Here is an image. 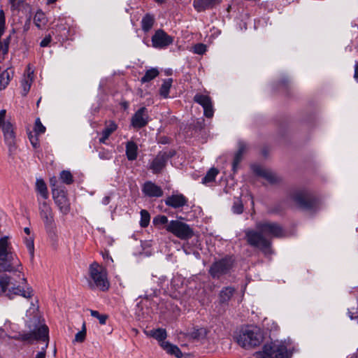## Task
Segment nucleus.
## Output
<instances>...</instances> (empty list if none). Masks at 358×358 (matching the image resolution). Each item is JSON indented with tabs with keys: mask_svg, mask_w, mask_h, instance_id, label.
Wrapping results in <instances>:
<instances>
[{
	"mask_svg": "<svg viewBox=\"0 0 358 358\" xmlns=\"http://www.w3.org/2000/svg\"><path fill=\"white\" fill-rule=\"evenodd\" d=\"M60 179L66 185H70L73 182V176L69 171H62L60 173Z\"/></svg>",
	"mask_w": 358,
	"mask_h": 358,
	"instance_id": "obj_37",
	"label": "nucleus"
},
{
	"mask_svg": "<svg viewBox=\"0 0 358 358\" xmlns=\"http://www.w3.org/2000/svg\"><path fill=\"white\" fill-rule=\"evenodd\" d=\"M22 282H26V279H25L24 278H22Z\"/></svg>",
	"mask_w": 358,
	"mask_h": 358,
	"instance_id": "obj_62",
	"label": "nucleus"
},
{
	"mask_svg": "<svg viewBox=\"0 0 358 358\" xmlns=\"http://www.w3.org/2000/svg\"><path fill=\"white\" fill-rule=\"evenodd\" d=\"M194 101L203 107L204 115L206 117L210 118L213 116V103L209 96L198 93L194 96Z\"/></svg>",
	"mask_w": 358,
	"mask_h": 358,
	"instance_id": "obj_15",
	"label": "nucleus"
},
{
	"mask_svg": "<svg viewBox=\"0 0 358 358\" xmlns=\"http://www.w3.org/2000/svg\"><path fill=\"white\" fill-rule=\"evenodd\" d=\"M245 234L249 245L259 248L267 255L271 253V239L282 236L284 231L277 223L262 221L256 224V230L246 229Z\"/></svg>",
	"mask_w": 358,
	"mask_h": 358,
	"instance_id": "obj_1",
	"label": "nucleus"
},
{
	"mask_svg": "<svg viewBox=\"0 0 358 358\" xmlns=\"http://www.w3.org/2000/svg\"><path fill=\"white\" fill-rule=\"evenodd\" d=\"M235 292L232 287H226L223 288L220 293V300L222 303H227Z\"/></svg>",
	"mask_w": 358,
	"mask_h": 358,
	"instance_id": "obj_28",
	"label": "nucleus"
},
{
	"mask_svg": "<svg viewBox=\"0 0 358 358\" xmlns=\"http://www.w3.org/2000/svg\"><path fill=\"white\" fill-rule=\"evenodd\" d=\"M143 192L150 197H160L163 194L161 187L150 181L146 182L144 184Z\"/></svg>",
	"mask_w": 358,
	"mask_h": 358,
	"instance_id": "obj_19",
	"label": "nucleus"
},
{
	"mask_svg": "<svg viewBox=\"0 0 358 358\" xmlns=\"http://www.w3.org/2000/svg\"><path fill=\"white\" fill-rule=\"evenodd\" d=\"M354 78L358 83V63H356L355 66Z\"/></svg>",
	"mask_w": 358,
	"mask_h": 358,
	"instance_id": "obj_51",
	"label": "nucleus"
},
{
	"mask_svg": "<svg viewBox=\"0 0 358 358\" xmlns=\"http://www.w3.org/2000/svg\"><path fill=\"white\" fill-rule=\"evenodd\" d=\"M45 127L42 124L40 118H36L35 120L34 132L36 134L40 135L45 133Z\"/></svg>",
	"mask_w": 358,
	"mask_h": 358,
	"instance_id": "obj_40",
	"label": "nucleus"
},
{
	"mask_svg": "<svg viewBox=\"0 0 358 358\" xmlns=\"http://www.w3.org/2000/svg\"><path fill=\"white\" fill-rule=\"evenodd\" d=\"M34 22L35 25L39 29H41L46 24L47 19L45 13L42 10H39L36 13L34 17Z\"/></svg>",
	"mask_w": 358,
	"mask_h": 358,
	"instance_id": "obj_29",
	"label": "nucleus"
},
{
	"mask_svg": "<svg viewBox=\"0 0 358 358\" xmlns=\"http://www.w3.org/2000/svg\"><path fill=\"white\" fill-rule=\"evenodd\" d=\"M348 315L351 320L358 319V312H356V313H353L350 310H348Z\"/></svg>",
	"mask_w": 358,
	"mask_h": 358,
	"instance_id": "obj_52",
	"label": "nucleus"
},
{
	"mask_svg": "<svg viewBox=\"0 0 358 358\" xmlns=\"http://www.w3.org/2000/svg\"><path fill=\"white\" fill-rule=\"evenodd\" d=\"M233 263L232 258L229 257L215 262L209 268V273L213 278H219L230 271Z\"/></svg>",
	"mask_w": 358,
	"mask_h": 358,
	"instance_id": "obj_8",
	"label": "nucleus"
},
{
	"mask_svg": "<svg viewBox=\"0 0 358 358\" xmlns=\"http://www.w3.org/2000/svg\"><path fill=\"white\" fill-rule=\"evenodd\" d=\"M294 200L301 208L313 210L317 205L316 199L307 191H299L294 196Z\"/></svg>",
	"mask_w": 358,
	"mask_h": 358,
	"instance_id": "obj_9",
	"label": "nucleus"
},
{
	"mask_svg": "<svg viewBox=\"0 0 358 358\" xmlns=\"http://www.w3.org/2000/svg\"><path fill=\"white\" fill-rule=\"evenodd\" d=\"M150 216L146 210H141V221L140 225L142 227H146L150 223Z\"/></svg>",
	"mask_w": 358,
	"mask_h": 358,
	"instance_id": "obj_38",
	"label": "nucleus"
},
{
	"mask_svg": "<svg viewBox=\"0 0 358 358\" xmlns=\"http://www.w3.org/2000/svg\"><path fill=\"white\" fill-rule=\"evenodd\" d=\"M32 82V77L31 76V73H29L27 77H25L21 82V85L23 90V95H26L31 87Z\"/></svg>",
	"mask_w": 358,
	"mask_h": 358,
	"instance_id": "obj_35",
	"label": "nucleus"
},
{
	"mask_svg": "<svg viewBox=\"0 0 358 358\" xmlns=\"http://www.w3.org/2000/svg\"><path fill=\"white\" fill-rule=\"evenodd\" d=\"M173 42V38L162 29H157L152 36V44L155 48L164 49Z\"/></svg>",
	"mask_w": 358,
	"mask_h": 358,
	"instance_id": "obj_12",
	"label": "nucleus"
},
{
	"mask_svg": "<svg viewBox=\"0 0 358 358\" xmlns=\"http://www.w3.org/2000/svg\"><path fill=\"white\" fill-rule=\"evenodd\" d=\"M219 173V171L215 168H211L206 173V175L202 178V183L207 184L213 182L215 177Z\"/></svg>",
	"mask_w": 358,
	"mask_h": 358,
	"instance_id": "obj_33",
	"label": "nucleus"
},
{
	"mask_svg": "<svg viewBox=\"0 0 358 358\" xmlns=\"http://www.w3.org/2000/svg\"><path fill=\"white\" fill-rule=\"evenodd\" d=\"M57 180L55 178H52L50 180V185L55 187L56 185Z\"/></svg>",
	"mask_w": 358,
	"mask_h": 358,
	"instance_id": "obj_56",
	"label": "nucleus"
},
{
	"mask_svg": "<svg viewBox=\"0 0 358 358\" xmlns=\"http://www.w3.org/2000/svg\"><path fill=\"white\" fill-rule=\"evenodd\" d=\"M106 258L113 262V259L110 257H109L108 254L106 255Z\"/></svg>",
	"mask_w": 358,
	"mask_h": 358,
	"instance_id": "obj_60",
	"label": "nucleus"
},
{
	"mask_svg": "<svg viewBox=\"0 0 358 358\" xmlns=\"http://www.w3.org/2000/svg\"><path fill=\"white\" fill-rule=\"evenodd\" d=\"M173 155L172 152H159L150 164L153 173H159L165 167L167 161Z\"/></svg>",
	"mask_w": 358,
	"mask_h": 358,
	"instance_id": "obj_13",
	"label": "nucleus"
},
{
	"mask_svg": "<svg viewBox=\"0 0 358 358\" xmlns=\"http://www.w3.org/2000/svg\"><path fill=\"white\" fill-rule=\"evenodd\" d=\"M48 328L45 324H40L29 333L20 335V338L24 341L31 342L34 340L48 341Z\"/></svg>",
	"mask_w": 358,
	"mask_h": 358,
	"instance_id": "obj_11",
	"label": "nucleus"
},
{
	"mask_svg": "<svg viewBox=\"0 0 358 358\" xmlns=\"http://www.w3.org/2000/svg\"><path fill=\"white\" fill-rule=\"evenodd\" d=\"M4 295L10 299L15 296H22L26 299L33 296V290L31 288L24 289L20 285H16L14 280L6 274L0 275V296Z\"/></svg>",
	"mask_w": 358,
	"mask_h": 358,
	"instance_id": "obj_3",
	"label": "nucleus"
},
{
	"mask_svg": "<svg viewBox=\"0 0 358 358\" xmlns=\"http://www.w3.org/2000/svg\"><path fill=\"white\" fill-rule=\"evenodd\" d=\"M252 169L255 173L257 175L265 178L270 182H276V176L275 175L270 171L266 170L261 167L259 165H253Z\"/></svg>",
	"mask_w": 358,
	"mask_h": 358,
	"instance_id": "obj_22",
	"label": "nucleus"
},
{
	"mask_svg": "<svg viewBox=\"0 0 358 358\" xmlns=\"http://www.w3.org/2000/svg\"><path fill=\"white\" fill-rule=\"evenodd\" d=\"M0 331H1L0 336H1V334H3V330H2V329H0Z\"/></svg>",
	"mask_w": 358,
	"mask_h": 358,
	"instance_id": "obj_63",
	"label": "nucleus"
},
{
	"mask_svg": "<svg viewBox=\"0 0 358 358\" xmlns=\"http://www.w3.org/2000/svg\"><path fill=\"white\" fill-rule=\"evenodd\" d=\"M90 275L91 280L90 286L92 288H99L102 291L107 290L109 287V282L107 279L106 271L96 263H93L90 266Z\"/></svg>",
	"mask_w": 358,
	"mask_h": 358,
	"instance_id": "obj_5",
	"label": "nucleus"
},
{
	"mask_svg": "<svg viewBox=\"0 0 358 358\" xmlns=\"http://www.w3.org/2000/svg\"><path fill=\"white\" fill-rule=\"evenodd\" d=\"M138 147L133 141H129L126 145V155L129 160H135L137 157Z\"/></svg>",
	"mask_w": 358,
	"mask_h": 358,
	"instance_id": "obj_26",
	"label": "nucleus"
},
{
	"mask_svg": "<svg viewBox=\"0 0 358 358\" xmlns=\"http://www.w3.org/2000/svg\"><path fill=\"white\" fill-rule=\"evenodd\" d=\"M245 149L246 145L244 143H239L238 150L235 155L232 164V169L234 172H236L238 169V164L242 159V156Z\"/></svg>",
	"mask_w": 358,
	"mask_h": 358,
	"instance_id": "obj_25",
	"label": "nucleus"
},
{
	"mask_svg": "<svg viewBox=\"0 0 358 358\" xmlns=\"http://www.w3.org/2000/svg\"><path fill=\"white\" fill-rule=\"evenodd\" d=\"M36 191L40 194L41 198L47 199L48 198V191L43 179H37L36 181Z\"/></svg>",
	"mask_w": 358,
	"mask_h": 358,
	"instance_id": "obj_27",
	"label": "nucleus"
},
{
	"mask_svg": "<svg viewBox=\"0 0 358 358\" xmlns=\"http://www.w3.org/2000/svg\"><path fill=\"white\" fill-rule=\"evenodd\" d=\"M35 358H45V352L43 350L36 354Z\"/></svg>",
	"mask_w": 358,
	"mask_h": 358,
	"instance_id": "obj_54",
	"label": "nucleus"
},
{
	"mask_svg": "<svg viewBox=\"0 0 358 358\" xmlns=\"http://www.w3.org/2000/svg\"><path fill=\"white\" fill-rule=\"evenodd\" d=\"M117 128V126L113 121L106 122L105 123V127L101 133V137L99 139V143L108 144L107 140L109 136L116 131Z\"/></svg>",
	"mask_w": 358,
	"mask_h": 358,
	"instance_id": "obj_20",
	"label": "nucleus"
},
{
	"mask_svg": "<svg viewBox=\"0 0 358 358\" xmlns=\"http://www.w3.org/2000/svg\"><path fill=\"white\" fill-rule=\"evenodd\" d=\"M10 80V72L8 70L3 71L0 74V90L6 88Z\"/></svg>",
	"mask_w": 358,
	"mask_h": 358,
	"instance_id": "obj_34",
	"label": "nucleus"
},
{
	"mask_svg": "<svg viewBox=\"0 0 358 358\" xmlns=\"http://www.w3.org/2000/svg\"><path fill=\"white\" fill-rule=\"evenodd\" d=\"M164 202L168 206H171L173 208H179L187 205V199L182 194H172L168 196Z\"/></svg>",
	"mask_w": 358,
	"mask_h": 358,
	"instance_id": "obj_18",
	"label": "nucleus"
},
{
	"mask_svg": "<svg viewBox=\"0 0 358 358\" xmlns=\"http://www.w3.org/2000/svg\"><path fill=\"white\" fill-rule=\"evenodd\" d=\"M10 36H8L6 38V39L4 41V43H5V51L6 52L8 50V44H9V42H10Z\"/></svg>",
	"mask_w": 358,
	"mask_h": 358,
	"instance_id": "obj_55",
	"label": "nucleus"
},
{
	"mask_svg": "<svg viewBox=\"0 0 358 358\" xmlns=\"http://www.w3.org/2000/svg\"><path fill=\"white\" fill-rule=\"evenodd\" d=\"M99 157L101 160H110L113 157V151L101 148L99 150Z\"/></svg>",
	"mask_w": 358,
	"mask_h": 358,
	"instance_id": "obj_36",
	"label": "nucleus"
},
{
	"mask_svg": "<svg viewBox=\"0 0 358 358\" xmlns=\"http://www.w3.org/2000/svg\"><path fill=\"white\" fill-rule=\"evenodd\" d=\"M206 45L203 43H197L193 47V52L195 54L203 55L206 51Z\"/></svg>",
	"mask_w": 358,
	"mask_h": 358,
	"instance_id": "obj_44",
	"label": "nucleus"
},
{
	"mask_svg": "<svg viewBox=\"0 0 358 358\" xmlns=\"http://www.w3.org/2000/svg\"><path fill=\"white\" fill-rule=\"evenodd\" d=\"M155 19L150 14L145 15L141 20V27L145 32H148L153 26Z\"/></svg>",
	"mask_w": 358,
	"mask_h": 358,
	"instance_id": "obj_30",
	"label": "nucleus"
},
{
	"mask_svg": "<svg viewBox=\"0 0 358 358\" xmlns=\"http://www.w3.org/2000/svg\"><path fill=\"white\" fill-rule=\"evenodd\" d=\"M0 129H1L3 131L4 141L6 144L8 146L9 150L12 151L15 150V134L13 124L10 122L6 121L4 125L1 127Z\"/></svg>",
	"mask_w": 358,
	"mask_h": 358,
	"instance_id": "obj_16",
	"label": "nucleus"
},
{
	"mask_svg": "<svg viewBox=\"0 0 358 358\" xmlns=\"http://www.w3.org/2000/svg\"><path fill=\"white\" fill-rule=\"evenodd\" d=\"M220 0H194L193 6L198 12L210 9L219 4Z\"/></svg>",
	"mask_w": 358,
	"mask_h": 358,
	"instance_id": "obj_21",
	"label": "nucleus"
},
{
	"mask_svg": "<svg viewBox=\"0 0 358 358\" xmlns=\"http://www.w3.org/2000/svg\"><path fill=\"white\" fill-rule=\"evenodd\" d=\"M110 201V198L108 196H106L103 198L101 203L103 205H108Z\"/></svg>",
	"mask_w": 358,
	"mask_h": 358,
	"instance_id": "obj_53",
	"label": "nucleus"
},
{
	"mask_svg": "<svg viewBox=\"0 0 358 358\" xmlns=\"http://www.w3.org/2000/svg\"><path fill=\"white\" fill-rule=\"evenodd\" d=\"M161 347L166 350L167 353L174 355L177 358H181L182 357V353L180 348L177 345H173L169 342H164L161 343Z\"/></svg>",
	"mask_w": 358,
	"mask_h": 358,
	"instance_id": "obj_24",
	"label": "nucleus"
},
{
	"mask_svg": "<svg viewBox=\"0 0 358 358\" xmlns=\"http://www.w3.org/2000/svg\"><path fill=\"white\" fill-rule=\"evenodd\" d=\"M145 107H142L135 113L131 119V124L134 127L141 128L147 124L148 116Z\"/></svg>",
	"mask_w": 358,
	"mask_h": 358,
	"instance_id": "obj_17",
	"label": "nucleus"
},
{
	"mask_svg": "<svg viewBox=\"0 0 358 358\" xmlns=\"http://www.w3.org/2000/svg\"><path fill=\"white\" fill-rule=\"evenodd\" d=\"M27 246L30 252L31 258H33L34 257V241H33V240L27 241Z\"/></svg>",
	"mask_w": 358,
	"mask_h": 358,
	"instance_id": "obj_49",
	"label": "nucleus"
},
{
	"mask_svg": "<svg viewBox=\"0 0 358 358\" xmlns=\"http://www.w3.org/2000/svg\"><path fill=\"white\" fill-rule=\"evenodd\" d=\"M166 230L181 240H188L194 235L190 226L180 220H171L166 226Z\"/></svg>",
	"mask_w": 358,
	"mask_h": 358,
	"instance_id": "obj_7",
	"label": "nucleus"
},
{
	"mask_svg": "<svg viewBox=\"0 0 358 358\" xmlns=\"http://www.w3.org/2000/svg\"><path fill=\"white\" fill-rule=\"evenodd\" d=\"M91 315L95 318H97L101 324H105L108 316L106 315H101L97 310H90Z\"/></svg>",
	"mask_w": 358,
	"mask_h": 358,
	"instance_id": "obj_41",
	"label": "nucleus"
},
{
	"mask_svg": "<svg viewBox=\"0 0 358 358\" xmlns=\"http://www.w3.org/2000/svg\"><path fill=\"white\" fill-rule=\"evenodd\" d=\"M155 1L158 3H164L166 2V0H155Z\"/></svg>",
	"mask_w": 358,
	"mask_h": 358,
	"instance_id": "obj_59",
	"label": "nucleus"
},
{
	"mask_svg": "<svg viewBox=\"0 0 358 358\" xmlns=\"http://www.w3.org/2000/svg\"><path fill=\"white\" fill-rule=\"evenodd\" d=\"M38 135L36 133L33 134L31 132H29L28 134V138L30 141V143L34 148L36 149L39 147V141L38 138Z\"/></svg>",
	"mask_w": 358,
	"mask_h": 358,
	"instance_id": "obj_43",
	"label": "nucleus"
},
{
	"mask_svg": "<svg viewBox=\"0 0 358 358\" xmlns=\"http://www.w3.org/2000/svg\"><path fill=\"white\" fill-rule=\"evenodd\" d=\"M57 0H47V4L50 5V4H52V3H54L57 1Z\"/></svg>",
	"mask_w": 358,
	"mask_h": 358,
	"instance_id": "obj_57",
	"label": "nucleus"
},
{
	"mask_svg": "<svg viewBox=\"0 0 358 358\" xmlns=\"http://www.w3.org/2000/svg\"><path fill=\"white\" fill-rule=\"evenodd\" d=\"M6 115V110L5 109L0 110V127L4 125Z\"/></svg>",
	"mask_w": 358,
	"mask_h": 358,
	"instance_id": "obj_48",
	"label": "nucleus"
},
{
	"mask_svg": "<svg viewBox=\"0 0 358 358\" xmlns=\"http://www.w3.org/2000/svg\"><path fill=\"white\" fill-rule=\"evenodd\" d=\"M231 209L234 213L241 214L243 211V205L238 199H236L234 202Z\"/></svg>",
	"mask_w": 358,
	"mask_h": 358,
	"instance_id": "obj_39",
	"label": "nucleus"
},
{
	"mask_svg": "<svg viewBox=\"0 0 358 358\" xmlns=\"http://www.w3.org/2000/svg\"><path fill=\"white\" fill-rule=\"evenodd\" d=\"M9 1L11 4V7L13 9H18L22 2L21 0H9Z\"/></svg>",
	"mask_w": 358,
	"mask_h": 358,
	"instance_id": "obj_50",
	"label": "nucleus"
},
{
	"mask_svg": "<svg viewBox=\"0 0 358 358\" xmlns=\"http://www.w3.org/2000/svg\"><path fill=\"white\" fill-rule=\"evenodd\" d=\"M264 341L262 330L257 327H248L237 337V343L245 349L259 346Z\"/></svg>",
	"mask_w": 358,
	"mask_h": 358,
	"instance_id": "obj_4",
	"label": "nucleus"
},
{
	"mask_svg": "<svg viewBox=\"0 0 358 358\" xmlns=\"http://www.w3.org/2000/svg\"><path fill=\"white\" fill-rule=\"evenodd\" d=\"M52 40L51 36L48 35L46 36L40 43L41 47H47L49 45Z\"/></svg>",
	"mask_w": 358,
	"mask_h": 358,
	"instance_id": "obj_47",
	"label": "nucleus"
},
{
	"mask_svg": "<svg viewBox=\"0 0 358 358\" xmlns=\"http://www.w3.org/2000/svg\"><path fill=\"white\" fill-rule=\"evenodd\" d=\"M39 213L47 231H52L55 227L54 215L52 208L47 202L39 203Z\"/></svg>",
	"mask_w": 358,
	"mask_h": 358,
	"instance_id": "obj_10",
	"label": "nucleus"
},
{
	"mask_svg": "<svg viewBox=\"0 0 358 358\" xmlns=\"http://www.w3.org/2000/svg\"><path fill=\"white\" fill-rule=\"evenodd\" d=\"M350 358H357V357L356 355H352L351 357H350Z\"/></svg>",
	"mask_w": 358,
	"mask_h": 358,
	"instance_id": "obj_61",
	"label": "nucleus"
},
{
	"mask_svg": "<svg viewBox=\"0 0 358 358\" xmlns=\"http://www.w3.org/2000/svg\"><path fill=\"white\" fill-rule=\"evenodd\" d=\"M206 334L207 330L204 328L194 329L192 333V337L198 339L204 338Z\"/></svg>",
	"mask_w": 358,
	"mask_h": 358,
	"instance_id": "obj_42",
	"label": "nucleus"
},
{
	"mask_svg": "<svg viewBox=\"0 0 358 358\" xmlns=\"http://www.w3.org/2000/svg\"><path fill=\"white\" fill-rule=\"evenodd\" d=\"M171 85L172 79L169 78L164 81L159 90V94L162 96L164 98H168Z\"/></svg>",
	"mask_w": 358,
	"mask_h": 358,
	"instance_id": "obj_32",
	"label": "nucleus"
},
{
	"mask_svg": "<svg viewBox=\"0 0 358 358\" xmlns=\"http://www.w3.org/2000/svg\"><path fill=\"white\" fill-rule=\"evenodd\" d=\"M24 232L27 234H30V229L28 228V227H25L24 229Z\"/></svg>",
	"mask_w": 358,
	"mask_h": 358,
	"instance_id": "obj_58",
	"label": "nucleus"
},
{
	"mask_svg": "<svg viewBox=\"0 0 358 358\" xmlns=\"http://www.w3.org/2000/svg\"><path fill=\"white\" fill-rule=\"evenodd\" d=\"M168 223H169L168 218L165 215H157V216L155 217L153 219V224L155 225L165 224H166V225H167Z\"/></svg>",
	"mask_w": 358,
	"mask_h": 358,
	"instance_id": "obj_45",
	"label": "nucleus"
},
{
	"mask_svg": "<svg viewBox=\"0 0 358 358\" xmlns=\"http://www.w3.org/2000/svg\"><path fill=\"white\" fill-rule=\"evenodd\" d=\"M145 334L157 340L159 343L166 342L164 340L167 337L166 331L164 329L158 328L150 331H145Z\"/></svg>",
	"mask_w": 358,
	"mask_h": 358,
	"instance_id": "obj_23",
	"label": "nucleus"
},
{
	"mask_svg": "<svg viewBox=\"0 0 358 358\" xmlns=\"http://www.w3.org/2000/svg\"><path fill=\"white\" fill-rule=\"evenodd\" d=\"M294 350L292 340H275L266 342L261 351L255 353L258 358H290Z\"/></svg>",
	"mask_w": 358,
	"mask_h": 358,
	"instance_id": "obj_2",
	"label": "nucleus"
},
{
	"mask_svg": "<svg viewBox=\"0 0 358 358\" xmlns=\"http://www.w3.org/2000/svg\"><path fill=\"white\" fill-rule=\"evenodd\" d=\"M85 336H86V331L84 328L82 331H78L76 334L74 341L78 342V343H82L84 341V340L85 338Z\"/></svg>",
	"mask_w": 358,
	"mask_h": 358,
	"instance_id": "obj_46",
	"label": "nucleus"
},
{
	"mask_svg": "<svg viewBox=\"0 0 358 358\" xmlns=\"http://www.w3.org/2000/svg\"><path fill=\"white\" fill-rule=\"evenodd\" d=\"M159 75V71L155 68H152L148 70L144 76L141 78V83H148L155 78H156Z\"/></svg>",
	"mask_w": 358,
	"mask_h": 358,
	"instance_id": "obj_31",
	"label": "nucleus"
},
{
	"mask_svg": "<svg viewBox=\"0 0 358 358\" xmlns=\"http://www.w3.org/2000/svg\"><path fill=\"white\" fill-rule=\"evenodd\" d=\"M55 191V189H52V196L55 204L62 214H68L70 211V203L65 192L64 191H57L56 192Z\"/></svg>",
	"mask_w": 358,
	"mask_h": 358,
	"instance_id": "obj_14",
	"label": "nucleus"
},
{
	"mask_svg": "<svg viewBox=\"0 0 358 358\" xmlns=\"http://www.w3.org/2000/svg\"><path fill=\"white\" fill-rule=\"evenodd\" d=\"M0 264L1 269L5 271L15 270L16 266H20V262L13 254L8 252L7 238H0Z\"/></svg>",
	"mask_w": 358,
	"mask_h": 358,
	"instance_id": "obj_6",
	"label": "nucleus"
}]
</instances>
